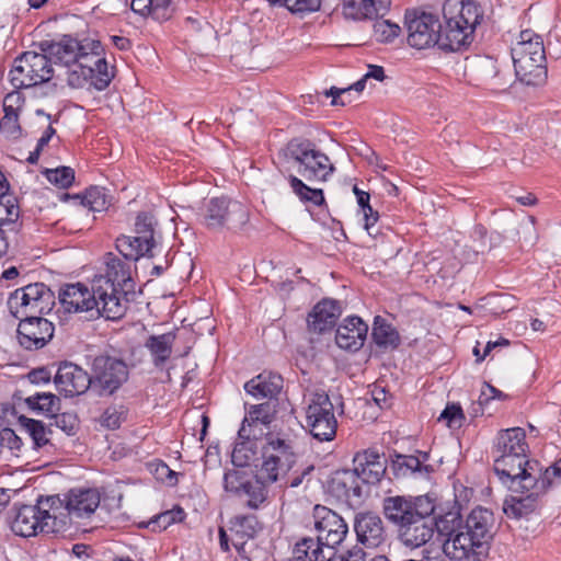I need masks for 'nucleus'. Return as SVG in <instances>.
Wrapping results in <instances>:
<instances>
[{
    "label": "nucleus",
    "instance_id": "c03bdc74",
    "mask_svg": "<svg viewBox=\"0 0 561 561\" xmlns=\"http://www.w3.org/2000/svg\"><path fill=\"white\" fill-rule=\"evenodd\" d=\"M355 480H359L354 470H337L328 481L329 492L336 499L350 502V488Z\"/></svg>",
    "mask_w": 561,
    "mask_h": 561
},
{
    "label": "nucleus",
    "instance_id": "f704fd0d",
    "mask_svg": "<svg viewBox=\"0 0 561 561\" xmlns=\"http://www.w3.org/2000/svg\"><path fill=\"white\" fill-rule=\"evenodd\" d=\"M335 168L331 163L330 158L321 150L314 151V158H309L300 167L297 172L307 181L324 182L334 172Z\"/></svg>",
    "mask_w": 561,
    "mask_h": 561
},
{
    "label": "nucleus",
    "instance_id": "c85d7f7f",
    "mask_svg": "<svg viewBox=\"0 0 561 561\" xmlns=\"http://www.w3.org/2000/svg\"><path fill=\"white\" fill-rule=\"evenodd\" d=\"M100 493L95 489H71L65 499L66 510L76 518L90 517L100 505Z\"/></svg>",
    "mask_w": 561,
    "mask_h": 561
},
{
    "label": "nucleus",
    "instance_id": "bb28decb",
    "mask_svg": "<svg viewBox=\"0 0 561 561\" xmlns=\"http://www.w3.org/2000/svg\"><path fill=\"white\" fill-rule=\"evenodd\" d=\"M263 436V428L259 432L240 426L238 431V442H236L231 462L237 468H244L257 460V440Z\"/></svg>",
    "mask_w": 561,
    "mask_h": 561
},
{
    "label": "nucleus",
    "instance_id": "2f4dec72",
    "mask_svg": "<svg viewBox=\"0 0 561 561\" xmlns=\"http://www.w3.org/2000/svg\"><path fill=\"white\" fill-rule=\"evenodd\" d=\"M283 377L272 371H263L244 383V390L255 399H272L283 389Z\"/></svg>",
    "mask_w": 561,
    "mask_h": 561
},
{
    "label": "nucleus",
    "instance_id": "423d86ee",
    "mask_svg": "<svg viewBox=\"0 0 561 561\" xmlns=\"http://www.w3.org/2000/svg\"><path fill=\"white\" fill-rule=\"evenodd\" d=\"M92 393L96 397L114 396L129 379V367L119 356L102 352L90 363Z\"/></svg>",
    "mask_w": 561,
    "mask_h": 561
},
{
    "label": "nucleus",
    "instance_id": "0e129e2a",
    "mask_svg": "<svg viewBox=\"0 0 561 561\" xmlns=\"http://www.w3.org/2000/svg\"><path fill=\"white\" fill-rule=\"evenodd\" d=\"M8 208L4 209L5 213V229L13 234H18L22 228V221L20 220V207L18 205V199L14 196V202H11L7 205Z\"/></svg>",
    "mask_w": 561,
    "mask_h": 561
},
{
    "label": "nucleus",
    "instance_id": "680f3d73",
    "mask_svg": "<svg viewBox=\"0 0 561 561\" xmlns=\"http://www.w3.org/2000/svg\"><path fill=\"white\" fill-rule=\"evenodd\" d=\"M463 420L465 414L459 403L447 404L438 417V421H445L450 428L460 427Z\"/></svg>",
    "mask_w": 561,
    "mask_h": 561
},
{
    "label": "nucleus",
    "instance_id": "5701e85b",
    "mask_svg": "<svg viewBox=\"0 0 561 561\" xmlns=\"http://www.w3.org/2000/svg\"><path fill=\"white\" fill-rule=\"evenodd\" d=\"M341 314L342 306L339 300L323 298L313 306L307 316L308 331L314 334L330 332L336 325Z\"/></svg>",
    "mask_w": 561,
    "mask_h": 561
},
{
    "label": "nucleus",
    "instance_id": "ddd939ff",
    "mask_svg": "<svg viewBox=\"0 0 561 561\" xmlns=\"http://www.w3.org/2000/svg\"><path fill=\"white\" fill-rule=\"evenodd\" d=\"M421 510L414 512L404 526L397 530L399 540L411 548H420L427 543L435 533L436 499H431Z\"/></svg>",
    "mask_w": 561,
    "mask_h": 561
},
{
    "label": "nucleus",
    "instance_id": "e433bc0d",
    "mask_svg": "<svg viewBox=\"0 0 561 561\" xmlns=\"http://www.w3.org/2000/svg\"><path fill=\"white\" fill-rule=\"evenodd\" d=\"M373 343L382 351L397 350L401 344L398 330L381 316H376L371 329Z\"/></svg>",
    "mask_w": 561,
    "mask_h": 561
},
{
    "label": "nucleus",
    "instance_id": "dca6fc26",
    "mask_svg": "<svg viewBox=\"0 0 561 561\" xmlns=\"http://www.w3.org/2000/svg\"><path fill=\"white\" fill-rule=\"evenodd\" d=\"M317 540L323 547L334 550L348 533L346 522L337 513L323 505H316L312 512Z\"/></svg>",
    "mask_w": 561,
    "mask_h": 561
},
{
    "label": "nucleus",
    "instance_id": "39448f33",
    "mask_svg": "<svg viewBox=\"0 0 561 561\" xmlns=\"http://www.w3.org/2000/svg\"><path fill=\"white\" fill-rule=\"evenodd\" d=\"M61 505L59 495L39 496L35 505L15 503L10 514L11 530L21 537L57 533L59 527L55 511Z\"/></svg>",
    "mask_w": 561,
    "mask_h": 561
},
{
    "label": "nucleus",
    "instance_id": "774afa93",
    "mask_svg": "<svg viewBox=\"0 0 561 561\" xmlns=\"http://www.w3.org/2000/svg\"><path fill=\"white\" fill-rule=\"evenodd\" d=\"M1 449L7 447L13 455L18 456L23 445L22 439L9 427H2L0 436Z\"/></svg>",
    "mask_w": 561,
    "mask_h": 561
},
{
    "label": "nucleus",
    "instance_id": "2eb2a0df",
    "mask_svg": "<svg viewBox=\"0 0 561 561\" xmlns=\"http://www.w3.org/2000/svg\"><path fill=\"white\" fill-rule=\"evenodd\" d=\"M408 43L416 49L439 47L440 21L436 14L425 11L405 13Z\"/></svg>",
    "mask_w": 561,
    "mask_h": 561
},
{
    "label": "nucleus",
    "instance_id": "864d4df0",
    "mask_svg": "<svg viewBox=\"0 0 561 561\" xmlns=\"http://www.w3.org/2000/svg\"><path fill=\"white\" fill-rule=\"evenodd\" d=\"M46 180L59 188H69L75 182V170L70 167H58L43 171Z\"/></svg>",
    "mask_w": 561,
    "mask_h": 561
},
{
    "label": "nucleus",
    "instance_id": "72a5a7b5",
    "mask_svg": "<svg viewBox=\"0 0 561 561\" xmlns=\"http://www.w3.org/2000/svg\"><path fill=\"white\" fill-rule=\"evenodd\" d=\"M176 340V331H170L163 334L149 335L145 342V347L151 356V362L156 368H163L172 355L173 344Z\"/></svg>",
    "mask_w": 561,
    "mask_h": 561
},
{
    "label": "nucleus",
    "instance_id": "0eeeda50",
    "mask_svg": "<svg viewBox=\"0 0 561 561\" xmlns=\"http://www.w3.org/2000/svg\"><path fill=\"white\" fill-rule=\"evenodd\" d=\"M305 414L306 427L314 439L331 442L335 438L337 420L334 415V405L324 390H316L309 394Z\"/></svg>",
    "mask_w": 561,
    "mask_h": 561
},
{
    "label": "nucleus",
    "instance_id": "473e14b6",
    "mask_svg": "<svg viewBox=\"0 0 561 561\" xmlns=\"http://www.w3.org/2000/svg\"><path fill=\"white\" fill-rule=\"evenodd\" d=\"M513 453H519V455L528 453L526 433L522 427L501 430L495 437L492 448L493 456L512 455Z\"/></svg>",
    "mask_w": 561,
    "mask_h": 561
},
{
    "label": "nucleus",
    "instance_id": "1a4fd4ad",
    "mask_svg": "<svg viewBox=\"0 0 561 561\" xmlns=\"http://www.w3.org/2000/svg\"><path fill=\"white\" fill-rule=\"evenodd\" d=\"M55 305V294L44 283H33L15 289L8 299L11 314L15 319L41 317Z\"/></svg>",
    "mask_w": 561,
    "mask_h": 561
},
{
    "label": "nucleus",
    "instance_id": "37998d69",
    "mask_svg": "<svg viewBox=\"0 0 561 561\" xmlns=\"http://www.w3.org/2000/svg\"><path fill=\"white\" fill-rule=\"evenodd\" d=\"M19 423L32 438L33 448L35 450L50 444V438L48 436L53 434V430L46 426L43 421L21 415L19 417Z\"/></svg>",
    "mask_w": 561,
    "mask_h": 561
},
{
    "label": "nucleus",
    "instance_id": "052dcab7",
    "mask_svg": "<svg viewBox=\"0 0 561 561\" xmlns=\"http://www.w3.org/2000/svg\"><path fill=\"white\" fill-rule=\"evenodd\" d=\"M51 417L55 420V425L68 436H75L78 433L79 419L77 414L70 412H56Z\"/></svg>",
    "mask_w": 561,
    "mask_h": 561
},
{
    "label": "nucleus",
    "instance_id": "a878e982",
    "mask_svg": "<svg viewBox=\"0 0 561 561\" xmlns=\"http://www.w3.org/2000/svg\"><path fill=\"white\" fill-rule=\"evenodd\" d=\"M82 44L83 38L65 34L58 41L41 42L39 48L43 53L48 55L51 64L70 67V65L77 60Z\"/></svg>",
    "mask_w": 561,
    "mask_h": 561
},
{
    "label": "nucleus",
    "instance_id": "4468645a",
    "mask_svg": "<svg viewBox=\"0 0 561 561\" xmlns=\"http://www.w3.org/2000/svg\"><path fill=\"white\" fill-rule=\"evenodd\" d=\"M75 62L81 65L85 70H93L94 81H92V88L98 91L105 90L115 77V67H110L104 57V47L99 39L84 37Z\"/></svg>",
    "mask_w": 561,
    "mask_h": 561
},
{
    "label": "nucleus",
    "instance_id": "6e6552de",
    "mask_svg": "<svg viewBox=\"0 0 561 561\" xmlns=\"http://www.w3.org/2000/svg\"><path fill=\"white\" fill-rule=\"evenodd\" d=\"M51 65L46 53L24 51L13 61L10 82L14 89H28L48 82L54 76Z\"/></svg>",
    "mask_w": 561,
    "mask_h": 561
},
{
    "label": "nucleus",
    "instance_id": "4be33fe9",
    "mask_svg": "<svg viewBox=\"0 0 561 561\" xmlns=\"http://www.w3.org/2000/svg\"><path fill=\"white\" fill-rule=\"evenodd\" d=\"M353 525L357 541L366 548H377L385 543L387 533L383 522L377 513L358 512L354 516Z\"/></svg>",
    "mask_w": 561,
    "mask_h": 561
},
{
    "label": "nucleus",
    "instance_id": "a18cd8bd",
    "mask_svg": "<svg viewBox=\"0 0 561 561\" xmlns=\"http://www.w3.org/2000/svg\"><path fill=\"white\" fill-rule=\"evenodd\" d=\"M316 150L318 148L310 139L296 137L287 142L285 157L300 167L309 158H314Z\"/></svg>",
    "mask_w": 561,
    "mask_h": 561
},
{
    "label": "nucleus",
    "instance_id": "6ab92c4d",
    "mask_svg": "<svg viewBox=\"0 0 561 561\" xmlns=\"http://www.w3.org/2000/svg\"><path fill=\"white\" fill-rule=\"evenodd\" d=\"M389 457V468L396 479L428 478L434 472V467L427 463L430 454L426 451L415 450L413 455H403L393 450Z\"/></svg>",
    "mask_w": 561,
    "mask_h": 561
},
{
    "label": "nucleus",
    "instance_id": "de8ad7c7",
    "mask_svg": "<svg viewBox=\"0 0 561 561\" xmlns=\"http://www.w3.org/2000/svg\"><path fill=\"white\" fill-rule=\"evenodd\" d=\"M288 183L293 192L302 203H311L318 207L327 205L322 188H312L293 174L288 176Z\"/></svg>",
    "mask_w": 561,
    "mask_h": 561
},
{
    "label": "nucleus",
    "instance_id": "6e6d98bb",
    "mask_svg": "<svg viewBox=\"0 0 561 561\" xmlns=\"http://www.w3.org/2000/svg\"><path fill=\"white\" fill-rule=\"evenodd\" d=\"M128 409L124 404L107 407L102 416L101 424L108 430L119 428L127 419Z\"/></svg>",
    "mask_w": 561,
    "mask_h": 561
},
{
    "label": "nucleus",
    "instance_id": "f8f14e48",
    "mask_svg": "<svg viewBox=\"0 0 561 561\" xmlns=\"http://www.w3.org/2000/svg\"><path fill=\"white\" fill-rule=\"evenodd\" d=\"M58 300L66 312H87L91 319H106L103 301L95 293L94 278L90 287L83 283L64 285L59 289Z\"/></svg>",
    "mask_w": 561,
    "mask_h": 561
},
{
    "label": "nucleus",
    "instance_id": "f257e3e1",
    "mask_svg": "<svg viewBox=\"0 0 561 561\" xmlns=\"http://www.w3.org/2000/svg\"><path fill=\"white\" fill-rule=\"evenodd\" d=\"M496 533L494 513L477 506L467 515L454 539H443L442 549L454 561H485Z\"/></svg>",
    "mask_w": 561,
    "mask_h": 561
},
{
    "label": "nucleus",
    "instance_id": "58836bf2",
    "mask_svg": "<svg viewBox=\"0 0 561 561\" xmlns=\"http://www.w3.org/2000/svg\"><path fill=\"white\" fill-rule=\"evenodd\" d=\"M118 253L128 262L136 263L140 257H152L153 248L145 244L137 236L122 234L115 240Z\"/></svg>",
    "mask_w": 561,
    "mask_h": 561
},
{
    "label": "nucleus",
    "instance_id": "69168bd1",
    "mask_svg": "<svg viewBox=\"0 0 561 561\" xmlns=\"http://www.w3.org/2000/svg\"><path fill=\"white\" fill-rule=\"evenodd\" d=\"M186 514L184 510L180 506H175L170 511H165L159 514L151 524H157L159 528L165 529L171 524L182 522L185 518Z\"/></svg>",
    "mask_w": 561,
    "mask_h": 561
},
{
    "label": "nucleus",
    "instance_id": "3c124183",
    "mask_svg": "<svg viewBox=\"0 0 561 561\" xmlns=\"http://www.w3.org/2000/svg\"><path fill=\"white\" fill-rule=\"evenodd\" d=\"M249 479V474L242 468L227 469L222 478V488L225 492L236 497Z\"/></svg>",
    "mask_w": 561,
    "mask_h": 561
},
{
    "label": "nucleus",
    "instance_id": "9b49d317",
    "mask_svg": "<svg viewBox=\"0 0 561 561\" xmlns=\"http://www.w3.org/2000/svg\"><path fill=\"white\" fill-rule=\"evenodd\" d=\"M493 469L501 483L510 491L530 485L539 470V461L528 459L527 453L494 456Z\"/></svg>",
    "mask_w": 561,
    "mask_h": 561
},
{
    "label": "nucleus",
    "instance_id": "7c9ffc66",
    "mask_svg": "<svg viewBox=\"0 0 561 561\" xmlns=\"http://www.w3.org/2000/svg\"><path fill=\"white\" fill-rule=\"evenodd\" d=\"M512 59L523 60L534 58L535 61L546 62V51L541 36L531 30L522 31L518 42L512 47Z\"/></svg>",
    "mask_w": 561,
    "mask_h": 561
},
{
    "label": "nucleus",
    "instance_id": "e2e57ef3",
    "mask_svg": "<svg viewBox=\"0 0 561 561\" xmlns=\"http://www.w3.org/2000/svg\"><path fill=\"white\" fill-rule=\"evenodd\" d=\"M507 396L503 393L501 390L496 389L492 385L484 382L483 389L478 399L477 408L473 407V415L477 416L479 413L483 412V407L486 405L493 399L504 400Z\"/></svg>",
    "mask_w": 561,
    "mask_h": 561
},
{
    "label": "nucleus",
    "instance_id": "4d7b16f0",
    "mask_svg": "<svg viewBox=\"0 0 561 561\" xmlns=\"http://www.w3.org/2000/svg\"><path fill=\"white\" fill-rule=\"evenodd\" d=\"M539 470L534 476V481L530 482L529 486H536L539 489V492H547V490L552 485L553 478H561V469L554 462L546 468L545 470L539 465Z\"/></svg>",
    "mask_w": 561,
    "mask_h": 561
},
{
    "label": "nucleus",
    "instance_id": "412c9836",
    "mask_svg": "<svg viewBox=\"0 0 561 561\" xmlns=\"http://www.w3.org/2000/svg\"><path fill=\"white\" fill-rule=\"evenodd\" d=\"M54 382L65 397L80 396L88 390L92 392L90 373L72 363L59 365Z\"/></svg>",
    "mask_w": 561,
    "mask_h": 561
},
{
    "label": "nucleus",
    "instance_id": "ea45409f",
    "mask_svg": "<svg viewBox=\"0 0 561 561\" xmlns=\"http://www.w3.org/2000/svg\"><path fill=\"white\" fill-rule=\"evenodd\" d=\"M62 197L64 199L71 198L78 201L80 205L87 207L91 211H103L111 204L106 190L101 186H90L82 195L77 194L71 196L70 194L65 193Z\"/></svg>",
    "mask_w": 561,
    "mask_h": 561
},
{
    "label": "nucleus",
    "instance_id": "c756f323",
    "mask_svg": "<svg viewBox=\"0 0 561 561\" xmlns=\"http://www.w3.org/2000/svg\"><path fill=\"white\" fill-rule=\"evenodd\" d=\"M513 493L525 494L524 496H511L506 499L503 504V512L510 518L519 519L525 517L538 507L539 499L545 492H539L536 486L525 485L522 490L512 491Z\"/></svg>",
    "mask_w": 561,
    "mask_h": 561
},
{
    "label": "nucleus",
    "instance_id": "5fc2aeb1",
    "mask_svg": "<svg viewBox=\"0 0 561 561\" xmlns=\"http://www.w3.org/2000/svg\"><path fill=\"white\" fill-rule=\"evenodd\" d=\"M67 68V83L69 87L73 89H81L87 84L92 87V81H94L93 70H85L77 62H72Z\"/></svg>",
    "mask_w": 561,
    "mask_h": 561
},
{
    "label": "nucleus",
    "instance_id": "49530a36",
    "mask_svg": "<svg viewBox=\"0 0 561 561\" xmlns=\"http://www.w3.org/2000/svg\"><path fill=\"white\" fill-rule=\"evenodd\" d=\"M294 561H325L323 546L317 539L306 537L299 540L293 549Z\"/></svg>",
    "mask_w": 561,
    "mask_h": 561
},
{
    "label": "nucleus",
    "instance_id": "a211bd4d",
    "mask_svg": "<svg viewBox=\"0 0 561 561\" xmlns=\"http://www.w3.org/2000/svg\"><path fill=\"white\" fill-rule=\"evenodd\" d=\"M19 320L16 337L24 350H41L54 337L55 325L49 320L43 317L20 318Z\"/></svg>",
    "mask_w": 561,
    "mask_h": 561
},
{
    "label": "nucleus",
    "instance_id": "79ce46f5",
    "mask_svg": "<svg viewBox=\"0 0 561 561\" xmlns=\"http://www.w3.org/2000/svg\"><path fill=\"white\" fill-rule=\"evenodd\" d=\"M274 413L270 402L250 405L241 426L259 432L262 426H268L272 423Z\"/></svg>",
    "mask_w": 561,
    "mask_h": 561
},
{
    "label": "nucleus",
    "instance_id": "4c0bfd02",
    "mask_svg": "<svg viewBox=\"0 0 561 561\" xmlns=\"http://www.w3.org/2000/svg\"><path fill=\"white\" fill-rule=\"evenodd\" d=\"M267 484L268 482L262 478L261 472L249 479L244 484L239 495L236 497L243 501V504L249 510H259L267 500Z\"/></svg>",
    "mask_w": 561,
    "mask_h": 561
},
{
    "label": "nucleus",
    "instance_id": "8fccbe9b",
    "mask_svg": "<svg viewBox=\"0 0 561 561\" xmlns=\"http://www.w3.org/2000/svg\"><path fill=\"white\" fill-rule=\"evenodd\" d=\"M157 220L151 213L141 211L135 220V233L145 244H149L153 249L157 245L154 238Z\"/></svg>",
    "mask_w": 561,
    "mask_h": 561
},
{
    "label": "nucleus",
    "instance_id": "09e8293b",
    "mask_svg": "<svg viewBox=\"0 0 561 561\" xmlns=\"http://www.w3.org/2000/svg\"><path fill=\"white\" fill-rule=\"evenodd\" d=\"M260 528V522L253 514L238 515L230 520V531L234 538L252 539Z\"/></svg>",
    "mask_w": 561,
    "mask_h": 561
},
{
    "label": "nucleus",
    "instance_id": "7ed1b4c3",
    "mask_svg": "<svg viewBox=\"0 0 561 561\" xmlns=\"http://www.w3.org/2000/svg\"><path fill=\"white\" fill-rule=\"evenodd\" d=\"M444 24L440 23L439 47L446 53L465 51L472 45L484 12L473 0H445Z\"/></svg>",
    "mask_w": 561,
    "mask_h": 561
},
{
    "label": "nucleus",
    "instance_id": "b1692460",
    "mask_svg": "<svg viewBox=\"0 0 561 561\" xmlns=\"http://www.w3.org/2000/svg\"><path fill=\"white\" fill-rule=\"evenodd\" d=\"M462 505L455 496L442 503H436L435 516V530L439 537L444 539H454L462 527Z\"/></svg>",
    "mask_w": 561,
    "mask_h": 561
},
{
    "label": "nucleus",
    "instance_id": "c9c22d12",
    "mask_svg": "<svg viewBox=\"0 0 561 561\" xmlns=\"http://www.w3.org/2000/svg\"><path fill=\"white\" fill-rule=\"evenodd\" d=\"M516 78L525 85L539 87L547 81V61H535L534 58L513 61Z\"/></svg>",
    "mask_w": 561,
    "mask_h": 561
},
{
    "label": "nucleus",
    "instance_id": "603ef678",
    "mask_svg": "<svg viewBox=\"0 0 561 561\" xmlns=\"http://www.w3.org/2000/svg\"><path fill=\"white\" fill-rule=\"evenodd\" d=\"M0 119V133L9 140H18L23 136V128L20 124V114L16 112L3 111Z\"/></svg>",
    "mask_w": 561,
    "mask_h": 561
},
{
    "label": "nucleus",
    "instance_id": "338daca9",
    "mask_svg": "<svg viewBox=\"0 0 561 561\" xmlns=\"http://www.w3.org/2000/svg\"><path fill=\"white\" fill-rule=\"evenodd\" d=\"M174 4L172 0H152L151 16L152 19L164 22L172 18Z\"/></svg>",
    "mask_w": 561,
    "mask_h": 561
},
{
    "label": "nucleus",
    "instance_id": "bf43d9fd",
    "mask_svg": "<svg viewBox=\"0 0 561 561\" xmlns=\"http://www.w3.org/2000/svg\"><path fill=\"white\" fill-rule=\"evenodd\" d=\"M400 26L389 20H382L374 24L375 36L380 43H390L400 34Z\"/></svg>",
    "mask_w": 561,
    "mask_h": 561
},
{
    "label": "nucleus",
    "instance_id": "a19ab883",
    "mask_svg": "<svg viewBox=\"0 0 561 561\" xmlns=\"http://www.w3.org/2000/svg\"><path fill=\"white\" fill-rule=\"evenodd\" d=\"M26 407L38 414L51 417L61 409V400L51 392H36L24 399Z\"/></svg>",
    "mask_w": 561,
    "mask_h": 561
},
{
    "label": "nucleus",
    "instance_id": "f03ea898",
    "mask_svg": "<svg viewBox=\"0 0 561 561\" xmlns=\"http://www.w3.org/2000/svg\"><path fill=\"white\" fill-rule=\"evenodd\" d=\"M104 274L95 275L94 288L103 301L106 320H119L127 310V305L135 300L136 283L131 275V263L113 252L103 255Z\"/></svg>",
    "mask_w": 561,
    "mask_h": 561
},
{
    "label": "nucleus",
    "instance_id": "13d9d810",
    "mask_svg": "<svg viewBox=\"0 0 561 561\" xmlns=\"http://www.w3.org/2000/svg\"><path fill=\"white\" fill-rule=\"evenodd\" d=\"M482 69L486 75H490V79L493 80L492 85L496 92H505L510 84L502 75L501 69L497 67L496 60L493 58H485L481 65Z\"/></svg>",
    "mask_w": 561,
    "mask_h": 561
},
{
    "label": "nucleus",
    "instance_id": "393cba45",
    "mask_svg": "<svg viewBox=\"0 0 561 561\" xmlns=\"http://www.w3.org/2000/svg\"><path fill=\"white\" fill-rule=\"evenodd\" d=\"M368 334V324L358 316H348L337 325L335 331L336 345L345 351H359Z\"/></svg>",
    "mask_w": 561,
    "mask_h": 561
},
{
    "label": "nucleus",
    "instance_id": "cd10ccee",
    "mask_svg": "<svg viewBox=\"0 0 561 561\" xmlns=\"http://www.w3.org/2000/svg\"><path fill=\"white\" fill-rule=\"evenodd\" d=\"M391 0H343V15L353 21L374 20L386 15Z\"/></svg>",
    "mask_w": 561,
    "mask_h": 561
},
{
    "label": "nucleus",
    "instance_id": "9d476101",
    "mask_svg": "<svg viewBox=\"0 0 561 561\" xmlns=\"http://www.w3.org/2000/svg\"><path fill=\"white\" fill-rule=\"evenodd\" d=\"M249 209L243 203L225 196L210 198L205 204L203 213V224L209 230L226 228L239 231L249 222Z\"/></svg>",
    "mask_w": 561,
    "mask_h": 561
},
{
    "label": "nucleus",
    "instance_id": "f3484780",
    "mask_svg": "<svg viewBox=\"0 0 561 561\" xmlns=\"http://www.w3.org/2000/svg\"><path fill=\"white\" fill-rule=\"evenodd\" d=\"M433 499L430 494L424 495H389L382 499L381 508L385 518L396 530L404 526V523L414 516L415 508L421 510Z\"/></svg>",
    "mask_w": 561,
    "mask_h": 561
},
{
    "label": "nucleus",
    "instance_id": "20e7f679",
    "mask_svg": "<svg viewBox=\"0 0 561 561\" xmlns=\"http://www.w3.org/2000/svg\"><path fill=\"white\" fill-rule=\"evenodd\" d=\"M297 445L298 436L289 427L263 432L260 447L262 462L257 467L266 482H277L282 472H288L294 467Z\"/></svg>",
    "mask_w": 561,
    "mask_h": 561
},
{
    "label": "nucleus",
    "instance_id": "aec40b11",
    "mask_svg": "<svg viewBox=\"0 0 561 561\" xmlns=\"http://www.w3.org/2000/svg\"><path fill=\"white\" fill-rule=\"evenodd\" d=\"M353 470L359 480L369 485L378 484L388 469V460L385 454L375 448L358 451L353 458Z\"/></svg>",
    "mask_w": 561,
    "mask_h": 561
}]
</instances>
